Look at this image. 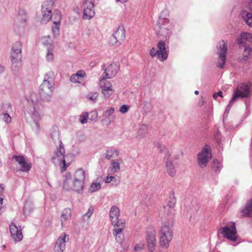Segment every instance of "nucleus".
I'll return each instance as SVG.
<instances>
[{"label":"nucleus","instance_id":"f257e3e1","mask_svg":"<svg viewBox=\"0 0 252 252\" xmlns=\"http://www.w3.org/2000/svg\"><path fill=\"white\" fill-rule=\"evenodd\" d=\"M50 136L54 142L55 143H58L59 146L53 153L51 157V160L55 164L60 166L62 172L64 171L69 164H66L64 156L65 150L62 141L59 139V133L58 127L53 126L51 128Z\"/></svg>","mask_w":252,"mask_h":252},{"label":"nucleus","instance_id":"f03ea898","mask_svg":"<svg viewBox=\"0 0 252 252\" xmlns=\"http://www.w3.org/2000/svg\"><path fill=\"white\" fill-rule=\"evenodd\" d=\"M85 172L82 168L76 170L72 178L70 173H66L63 181V188L66 190H73L78 193L84 189Z\"/></svg>","mask_w":252,"mask_h":252},{"label":"nucleus","instance_id":"7ed1b4c3","mask_svg":"<svg viewBox=\"0 0 252 252\" xmlns=\"http://www.w3.org/2000/svg\"><path fill=\"white\" fill-rule=\"evenodd\" d=\"M53 72L49 71L44 76V79L39 89V94L41 99L43 101H49L54 90Z\"/></svg>","mask_w":252,"mask_h":252},{"label":"nucleus","instance_id":"20e7f679","mask_svg":"<svg viewBox=\"0 0 252 252\" xmlns=\"http://www.w3.org/2000/svg\"><path fill=\"white\" fill-rule=\"evenodd\" d=\"M169 15L167 10H164L161 12L155 27V31L158 37H162L167 39L171 34L172 25L169 23V19L165 17Z\"/></svg>","mask_w":252,"mask_h":252},{"label":"nucleus","instance_id":"39448f33","mask_svg":"<svg viewBox=\"0 0 252 252\" xmlns=\"http://www.w3.org/2000/svg\"><path fill=\"white\" fill-rule=\"evenodd\" d=\"M28 104V109L31 114L32 117L34 121L38 122L40 118V114L43 108V106L40 103L38 99L36 93H31L30 95L27 98Z\"/></svg>","mask_w":252,"mask_h":252},{"label":"nucleus","instance_id":"423d86ee","mask_svg":"<svg viewBox=\"0 0 252 252\" xmlns=\"http://www.w3.org/2000/svg\"><path fill=\"white\" fill-rule=\"evenodd\" d=\"M173 233L171 228L167 225H162L159 230V240L160 246L167 248L173 238Z\"/></svg>","mask_w":252,"mask_h":252},{"label":"nucleus","instance_id":"0eeeda50","mask_svg":"<svg viewBox=\"0 0 252 252\" xmlns=\"http://www.w3.org/2000/svg\"><path fill=\"white\" fill-rule=\"evenodd\" d=\"M220 232L225 238L232 242H236L238 238L237 231L235 223L228 222L224 227L219 229Z\"/></svg>","mask_w":252,"mask_h":252},{"label":"nucleus","instance_id":"6e6552de","mask_svg":"<svg viewBox=\"0 0 252 252\" xmlns=\"http://www.w3.org/2000/svg\"><path fill=\"white\" fill-rule=\"evenodd\" d=\"M158 48L153 47L149 52V54L153 58L157 57L160 61H165L168 57V53L165 48V43L164 41H160L158 43Z\"/></svg>","mask_w":252,"mask_h":252},{"label":"nucleus","instance_id":"1a4fd4ad","mask_svg":"<svg viewBox=\"0 0 252 252\" xmlns=\"http://www.w3.org/2000/svg\"><path fill=\"white\" fill-rule=\"evenodd\" d=\"M82 9L83 12L82 16L83 19L90 20L94 17L95 11L93 0H82Z\"/></svg>","mask_w":252,"mask_h":252},{"label":"nucleus","instance_id":"9d476101","mask_svg":"<svg viewBox=\"0 0 252 252\" xmlns=\"http://www.w3.org/2000/svg\"><path fill=\"white\" fill-rule=\"evenodd\" d=\"M217 48L219 59L217 65L218 67L222 68L225 63L226 55L227 50V43L222 40L219 42Z\"/></svg>","mask_w":252,"mask_h":252},{"label":"nucleus","instance_id":"9b49d317","mask_svg":"<svg viewBox=\"0 0 252 252\" xmlns=\"http://www.w3.org/2000/svg\"><path fill=\"white\" fill-rule=\"evenodd\" d=\"M54 2L51 0L44 1L42 4V13L43 17L41 20L42 23H46L49 21L52 17V11Z\"/></svg>","mask_w":252,"mask_h":252},{"label":"nucleus","instance_id":"f8f14e48","mask_svg":"<svg viewBox=\"0 0 252 252\" xmlns=\"http://www.w3.org/2000/svg\"><path fill=\"white\" fill-rule=\"evenodd\" d=\"M212 158L210 147L206 145L200 152L197 157L198 162L201 168L206 167L209 161Z\"/></svg>","mask_w":252,"mask_h":252},{"label":"nucleus","instance_id":"ddd939ff","mask_svg":"<svg viewBox=\"0 0 252 252\" xmlns=\"http://www.w3.org/2000/svg\"><path fill=\"white\" fill-rule=\"evenodd\" d=\"M126 37L125 30L122 26H119L116 31L109 38V44L114 45L120 44L125 40Z\"/></svg>","mask_w":252,"mask_h":252},{"label":"nucleus","instance_id":"4468645a","mask_svg":"<svg viewBox=\"0 0 252 252\" xmlns=\"http://www.w3.org/2000/svg\"><path fill=\"white\" fill-rule=\"evenodd\" d=\"M146 238L149 250L153 252L155 250L157 239L156 231L153 227H150L147 228Z\"/></svg>","mask_w":252,"mask_h":252},{"label":"nucleus","instance_id":"2eb2a0df","mask_svg":"<svg viewBox=\"0 0 252 252\" xmlns=\"http://www.w3.org/2000/svg\"><path fill=\"white\" fill-rule=\"evenodd\" d=\"M250 94L249 87L246 84L238 85L235 93L230 100L229 105H232L235 99L238 97H246Z\"/></svg>","mask_w":252,"mask_h":252},{"label":"nucleus","instance_id":"dca6fc26","mask_svg":"<svg viewBox=\"0 0 252 252\" xmlns=\"http://www.w3.org/2000/svg\"><path fill=\"white\" fill-rule=\"evenodd\" d=\"M69 240V235L63 233L57 239L55 244L54 252H63L65 249V243Z\"/></svg>","mask_w":252,"mask_h":252},{"label":"nucleus","instance_id":"f3484780","mask_svg":"<svg viewBox=\"0 0 252 252\" xmlns=\"http://www.w3.org/2000/svg\"><path fill=\"white\" fill-rule=\"evenodd\" d=\"M164 162L168 174L171 177H174L176 173V170L173 164L171 155L169 152L166 154L164 158Z\"/></svg>","mask_w":252,"mask_h":252},{"label":"nucleus","instance_id":"a211bd4d","mask_svg":"<svg viewBox=\"0 0 252 252\" xmlns=\"http://www.w3.org/2000/svg\"><path fill=\"white\" fill-rule=\"evenodd\" d=\"M11 235L15 242L21 241L23 237L22 229L17 227L14 223H11L9 226Z\"/></svg>","mask_w":252,"mask_h":252},{"label":"nucleus","instance_id":"6ab92c4d","mask_svg":"<svg viewBox=\"0 0 252 252\" xmlns=\"http://www.w3.org/2000/svg\"><path fill=\"white\" fill-rule=\"evenodd\" d=\"M13 158L20 165L21 167L20 171L29 172L32 167V165L31 163L28 162L26 161L24 157L14 155Z\"/></svg>","mask_w":252,"mask_h":252},{"label":"nucleus","instance_id":"aec40b11","mask_svg":"<svg viewBox=\"0 0 252 252\" xmlns=\"http://www.w3.org/2000/svg\"><path fill=\"white\" fill-rule=\"evenodd\" d=\"M119 69V63H112L106 68L103 75L107 78H112L117 74Z\"/></svg>","mask_w":252,"mask_h":252},{"label":"nucleus","instance_id":"412c9836","mask_svg":"<svg viewBox=\"0 0 252 252\" xmlns=\"http://www.w3.org/2000/svg\"><path fill=\"white\" fill-rule=\"evenodd\" d=\"M238 42L240 47H243L244 45H250L248 43H252V34L247 32L241 33L238 38Z\"/></svg>","mask_w":252,"mask_h":252},{"label":"nucleus","instance_id":"4be33fe9","mask_svg":"<svg viewBox=\"0 0 252 252\" xmlns=\"http://www.w3.org/2000/svg\"><path fill=\"white\" fill-rule=\"evenodd\" d=\"M55 18L57 19L56 21L53 22L52 26V32L54 35L56 36L60 33V25L61 20V14L60 12L57 11L55 14Z\"/></svg>","mask_w":252,"mask_h":252},{"label":"nucleus","instance_id":"5701e85b","mask_svg":"<svg viewBox=\"0 0 252 252\" xmlns=\"http://www.w3.org/2000/svg\"><path fill=\"white\" fill-rule=\"evenodd\" d=\"M120 210L118 206L113 205L109 211V216L111 221L114 222L117 219L119 218Z\"/></svg>","mask_w":252,"mask_h":252},{"label":"nucleus","instance_id":"b1692460","mask_svg":"<svg viewBox=\"0 0 252 252\" xmlns=\"http://www.w3.org/2000/svg\"><path fill=\"white\" fill-rule=\"evenodd\" d=\"M71 216V211L70 209L67 208L63 209L61 216V221L62 227H63L64 224L68 220Z\"/></svg>","mask_w":252,"mask_h":252},{"label":"nucleus","instance_id":"393cba45","mask_svg":"<svg viewBox=\"0 0 252 252\" xmlns=\"http://www.w3.org/2000/svg\"><path fill=\"white\" fill-rule=\"evenodd\" d=\"M22 55L21 53L12 52L11 53V60L12 65L15 67H19L21 65Z\"/></svg>","mask_w":252,"mask_h":252},{"label":"nucleus","instance_id":"a878e982","mask_svg":"<svg viewBox=\"0 0 252 252\" xmlns=\"http://www.w3.org/2000/svg\"><path fill=\"white\" fill-rule=\"evenodd\" d=\"M241 212L243 216H252V198L247 202Z\"/></svg>","mask_w":252,"mask_h":252},{"label":"nucleus","instance_id":"bb28decb","mask_svg":"<svg viewBox=\"0 0 252 252\" xmlns=\"http://www.w3.org/2000/svg\"><path fill=\"white\" fill-rule=\"evenodd\" d=\"M148 131V126L146 125H142L139 128L136 138L139 139H143L146 137Z\"/></svg>","mask_w":252,"mask_h":252},{"label":"nucleus","instance_id":"cd10ccee","mask_svg":"<svg viewBox=\"0 0 252 252\" xmlns=\"http://www.w3.org/2000/svg\"><path fill=\"white\" fill-rule=\"evenodd\" d=\"M241 16L246 24L252 27V13L246 10H243L241 12Z\"/></svg>","mask_w":252,"mask_h":252},{"label":"nucleus","instance_id":"c85d7f7f","mask_svg":"<svg viewBox=\"0 0 252 252\" xmlns=\"http://www.w3.org/2000/svg\"><path fill=\"white\" fill-rule=\"evenodd\" d=\"M123 230L121 229H113V233L115 237L117 242L122 243L124 240V235L123 233Z\"/></svg>","mask_w":252,"mask_h":252},{"label":"nucleus","instance_id":"c756f323","mask_svg":"<svg viewBox=\"0 0 252 252\" xmlns=\"http://www.w3.org/2000/svg\"><path fill=\"white\" fill-rule=\"evenodd\" d=\"M120 169V163L116 160H113L109 167L108 172L110 174H113L118 172Z\"/></svg>","mask_w":252,"mask_h":252},{"label":"nucleus","instance_id":"7c9ffc66","mask_svg":"<svg viewBox=\"0 0 252 252\" xmlns=\"http://www.w3.org/2000/svg\"><path fill=\"white\" fill-rule=\"evenodd\" d=\"M240 48H244L243 56L242 58H239V60L241 61H246L248 59L249 56L250 55L251 52H252V48L250 45H244L243 47H240Z\"/></svg>","mask_w":252,"mask_h":252},{"label":"nucleus","instance_id":"2f4dec72","mask_svg":"<svg viewBox=\"0 0 252 252\" xmlns=\"http://www.w3.org/2000/svg\"><path fill=\"white\" fill-rule=\"evenodd\" d=\"M112 224L114 226L113 229H121L123 230L125 227V221L123 219H117L114 222L111 221Z\"/></svg>","mask_w":252,"mask_h":252},{"label":"nucleus","instance_id":"473e14b6","mask_svg":"<svg viewBox=\"0 0 252 252\" xmlns=\"http://www.w3.org/2000/svg\"><path fill=\"white\" fill-rule=\"evenodd\" d=\"M119 154V151L118 150L110 149L106 151L105 157L107 159H110L111 158L117 157Z\"/></svg>","mask_w":252,"mask_h":252},{"label":"nucleus","instance_id":"72a5a7b5","mask_svg":"<svg viewBox=\"0 0 252 252\" xmlns=\"http://www.w3.org/2000/svg\"><path fill=\"white\" fill-rule=\"evenodd\" d=\"M42 43L46 46L48 48H54V46L52 43L51 39L50 36H45L42 37L41 39Z\"/></svg>","mask_w":252,"mask_h":252},{"label":"nucleus","instance_id":"f704fd0d","mask_svg":"<svg viewBox=\"0 0 252 252\" xmlns=\"http://www.w3.org/2000/svg\"><path fill=\"white\" fill-rule=\"evenodd\" d=\"M114 91L112 89V86L104 87L101 89V93L105 98L109 97L113 94Z\"/></svg>","mask_w":252,"mask_h":252},{"label":"nucleus","instance_id":"c9c22d12","mask_svg":"<svg viewBox=\"0 0 252 252\" xmlns=\"http://www.w3.org/2000/svg\"><path fill=\"white\" fill-rule=\"evenodd\" d=\"M0 120L8 124L11 122V117L8 113L3 112L0 114Z\"/></svg>","mask_w":252,"mask_h":252},{"label":"nucleus","instance_id":"e433bc0d","mask_svg":"<svg viewBox=\"0 0 252 252\" xmlns=\"http://www.w3.org/2000/svg\"><path fill=\"white\" fill-rule=\"evenodd\" d=\"M107 79L105 76L102 75L99 79V85L100 88L102 89L104 87H109V86H112L110 82L107 81L106 79Z\"/></svg>","mask_w":252,"mask_h":252},{"label":"nucleus","instance_id":"4c0bfd02","mask_svg":"<svg viewBox=\"0 0 252 252\" xmlns=\"http://www.w3.org/2000/svg\"><path fill=\"white\" fill-rule=\"evenodd\" d=\"M54 48H48L46 54V60L47 62H52L54 59V54L53 53Z\"/></svg>","mask_w":252,"mask_h":252},{"label":"nucleus","instance_id":"58836bf2","mask_svg":"<svg viewBox=\"0 0 252 252\" xmlns=\"http://www.w3.org/2000/svg\"><path fill=\"white\" fill-rule=\"evenodd\" d=\"M12 111V105L10 103H3L0 108L1 113H8Z\"/></svg>","mask_w":252,"mask_h":252},{"label":"nucleus","instance_id":"ea45409f","mask_svg":"<svg viewBox=\"0 0 252 252\" xmlns=\"http://www.w3.org/2000/svg\"><path fill=\"white\" fill-rule=\"evenodd\" d=\"M98 96L97 92H90L87 95V98L92 101L94 102H96Z\"/></svg>","mask_w":252,"mask_h":252},{"label":"nucleus","instance_id":"a19ab883","mask_svg":"<svg viewBox=\"0 0 252 252\" xmlns=\"http://www.w3.org/2000/svg\"><path fill=\"white\" fill-rule=\"evenodd\" d=\"M13 52L21 53L22 52V43L20 41L16 42L12 46Z\"/></svg>","mask_w":252,"mask_h":252},{"label":"nucleus","instance_id":"79ce46f5","mask_svg":"<svg viewBox=\"0 0 252 252\" xmlns=\"http://www.w3.org/2000/svg\"><path fill=\"white\" fill-rule=\"evenodd\" d=\"M100 183L95 182L93 183L89 188V191L92 193L94 192L99 190L100 189Z\"/></svg>","mask_w":252,"mask_h":252},{"label":"nucleus","instance_id":"37998d69","mask_svg":"<svg viewBox=\"0 0 252 252\" xmlns=\"http://www.w3.org/2000/svg\"><path fill=\"white\" fill-rule=\"evenodd\" d=\"M171 208L168 207V206H163L162 208V211L165 215L167 216H172L175 213V209H173V211L170 212Z\"/></svg>","mask_w":252,"mask_h":252},{"label":"nucleus","instance_id":"c03bdc74","mask_svg":"<svg viewBox=\"0 0 252 252\" xmlns=\"http://www.w3.org/2000/svg\"><path fill=\"white\" fill-rule=\"evenodd\" d=\"M212 168L215 172L219 171L221 168V164L217 160H214L212 164Z\"/></svg>","mask_w":252,"mask_h":252},{"label":"nucleus","instance_id":"a18cd8bd","mask_svg":"<svg viewBox=\"0 0 252 252\" xmlns=\"http://www.w3.org/2000/svg\"><path fill=\"white\" fill-rule=\"evenodd\" d=\"M89 118V113L86 112L81 115L79 117V121L82 124L87 123V119Z\"/></svg>","mask_w":252,"mask_h":252},{"label":"nucleus","instance_id":"49530a36","mask_svg":"<svg viewBox=\"0 0 252 252\" xmlns=\"http://www.w3.org/2000/svg\"><path fill=\"white\" fill-rule=\"evenodd\" d=\"M176 203V199L175 198L172 197L170 198V200L168 201L167 204L165 206H168L169 208H171V211H173V209H174L175 204Z\"/></svg>","mask_w":252,"mask_h":252},{"label":"nucleus","instance_id":"de8ad7c7","mask_svg":"<svg viewBox=\"0 0 252 252\" xmlns=\"http://www.w3.org/2000/svg\"><path fill=\"white\" fill-rule=\"evenodd\" d=\"M155 145L160 153H163L166 150L165 146L159 142H157Z\"/></svg>","mask_w":252,"mask_h":252},{"label":"nucleus","instance_id":"09e8293b","mask_svg":"<svg viewBox=\"0 0 252 252\" xmlns=\"http://www.w3.org/2000/svg\"><path fill=\"white\" fill-rule=\"evenodd\" d=\"M112 181L117 183V184H118L120 183L119 180H118V182H117V180L115 179V178L114 176L108 175L106 178L105 183H110Z\"/></svg>","mask_w":252,"mask_h":252},{"label":"nucleus","instance_id":"8fccbe9b","mask_svg":"<svg viewBox=\"0 0 252 252\" xmlns=\"http://www.w3.org/2000/svg\"><path fill=\"white\" fill-rule=\"evenodd\" d=\"M129 108V106L124 104L120 107L119 111L122 114H125L127 112Z\"/></svg>","mask_w":252,"mask_h":252},{"label":"nucleus","instance_id":"3c124183","mask_svg":"<svg viewBox=\"0 0 252 252\" xmlns=\"http://www.w3.org/2000/svg\"><path fill=\"white\" fill-rule=\"evenodd\" d=\"M97 117V112L96 111H93L89 113V118L92 121L95 120Z\"/></svg>","mask_w":252,"mask_h":252},{"label":"nucleus","instance_id":"603ef678","mask_svg":"<svg viewBox=\"0 0 252 252\" xmlns=\"http://www.w3.org/2000/svg\"><path fill=\"white\" fill-rule=\"evenodd\" d=\"M115 109L113 107H110L105 111L104 115L106 117H109L111 116L114 112Z\"/></svg>","mask_w":252,"mask_h":252},{"label":"nucleus","instance_id":"864d4df0","mask_svg":"<svg viewBox=\"0 0 252 252\" xmlns=\"http://www.w3.org/2000/svg\"><path fill=\"white\" fill-rule=\"evenodd\" d=\"M94 211V208L93 206H90L88 208L87 212L85 213V216L91 217Z\"/></svg>","mask_w":252,"mask_h":252},{"label":"nucleus","instance_id":"5fc2aeb1","mask_svg":"<svg viewBox=\"0 0 252 252\" xmlns=\"http://www.w3.org/2000/svg\"><path fill=\"white\" fill-rule=\"evenodd\" d=\"M144 246L145 245L143 243H139L134 247V249L135 251H138L143 249L144 248Z\"/></svg>","mask_w":252,"mask_h":252},{"label":"nucleus","instance_id":"6e6d98bb","mask_svg":"<svg viewBox=\"0 0 252 252\" xmlns=\"http://www.w3.org/2000/svg\"><path fill=\"white\" fill-rule=\"evenodd\" d=\"M27 12L24 9H20L18 11V18H20L21 17H27Z\"/></svg>","mask_w":252,"mask_h":252},{"label":"nucleus","instance_id":"4d7b16f0","mask_svg":"<svg viewBox=\"0 0 252 252\" xmlns=\"http://www.w3.org/2000/svg\"><path fill=\"white\" fill-rule=\"evenodd\" d=\"M90 217H91L85 216V214H84L82 217V219H81L82 222H84V223L86 222L87 224H89V222H90L89 220H90Z\"/></svg>","mask_w":252,"mask_h":252},{"label":"nucleus","instance_id":"13d9d810","mask_svg":"<svg viewBox=\"0 0 252 252\" xmlns=\"http://www.w3.org/2000/svg\"><path fill=\"white\" fill-rule=\"evenodd\" d=\"M78 79L79 78L75 74L72 75L70 78V81L74 83L79 82Z\"/></svg>","mask_w":252,"mask_h":252},{"label":"nucleus","instance_id":"bf43d9fd","mask_svg":"<svg viewBox=\"0 0 252 252\" xmlns=\"http://www.w3.org/2000/svg\"><path fill=\"white\" fill-rule=\"evenodd\" d=\"M75 74L79 78L84 77L85 73L83 70H78Z\"/></svg>","mask_w":252,"mask_h":252},{"label":"nucleus","instance_id":"052dcab7","mask_svg":"<svg viewBox=\"0 0 252 252\" xmlns=\"http://www.w3.org/2000/svg\"><path fill=\"white\" fill-rule=\"evenodd\" d=\"M222 92L221 91H219L217 93H215L213 94V97L214 98H216L218 96H220V97H222Z\"/></svg>","mask_w":252,"mask_h":252},{"label":"nucleus","instance_id":"680f3d73","mask_svg":"<svg viewBox=\"0 0 252 252\" xmlns=\"http://www.w3.org/2000/svg\"><path fill=\"white\" fill-rule=\"evenodd\" d=\"M18 20L20 21L21 23L25 24L27 20V17H21L20 18H18Z\"/></svg>","mask_w":252,"mask_h":252},{"label":"nucleus","instance_id":"e2e57ef3","mask_svg":"<svg viewBox=\"0 0 252 252\" xmlns=\"http://www.w3.org/2000/svg\"><path fill=\"white\" fill-rule=\"evenodd\" d=\"M18 20L20 21L21 23L25 24L27 20V17H21L20 18H18Z\"/></svg>","mask_w":252,"mask_h":252},{"label":"nucleus","instance_id":"0e129e2a","mask_svg":"<svg viewBox=\"0 0 252 252\" xmlns=\"http://www.w3.org/2000/svg\"><path fill=\"white\" fill-rule=\"evenodd\" d=\"M27 208H28V205H27V204H26L23 209V212L25 215L29 214L31 212V211L30 210L28 209Z\"/></svg>","mask_w":252,"mask_h":252},{"label":"nucleus","instance_id":"69168bd1","mask_svg":"<svg viewBox=\"0 0 252 252\" xmlns=\"http://www.w3.org/2000/svg\"><path fill=\"white\" fill-rule=\"evenodd\" d=\"M204 103V99L202 97H201V98L200 99V100L199 101V102L198 103V105L199 106L201 107L203 105Z\"/></svg>","mask_w":252,"mask_h":252},{"label":"nucleus","instance_id":"338daca9","mask_svg":"<svg viewBox=\"0 0 252 252\" xmlns=\"http://www.w3.org/2000/svg\"><path fill=\"white\" fill-rule=\"evenodd\" d=\"M215 138L218 140L220 139V136L221 135L220 134V131H218L216 134H215Z\"/></svg>","mask_w":252,"mask_h":252},{"label":"nucleus","instance_id":"774afa93","mask_svg":"<svg viewBox=\"0 0 252 252\" xmlns=\"http://www.w3.org/2000/svg\"><path fill=\"white\" fill-rule=\"evenodd\" d=\"M247 2L249 3V7L252 12V0H247Z\"/></svg>","mask_w":252,"mask_h":252}]
</instances>
